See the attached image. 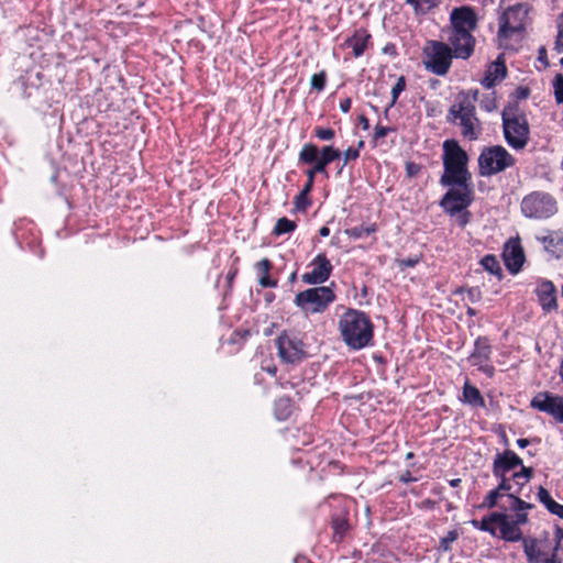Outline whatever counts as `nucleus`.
Instances as JSON below:
<instances>
[{
  "instance_id": "nucleus-1",
  "label": "nucleus",
  "mask_w": 563,
  "mask_h": 563,
  "mask_svg": "<svg viewBox=\"0 0 563 563\" xmlns=\"http://www.w3.org/2000/svg\"><path fill=\"white\" fill-rule=\"evenodd\" d=\"M338 329L342 341L350 350L360 351L374 344V324L362 310L346 309L339 319Z\"/></svg>"
},
{
  "instance_id": "nucleus-2",
  "label": "nucleus",
  "mask_w": 563,
  "mask_h": 563,
  "mask_svg": "<svg viewBox=\"0 0 563 563\" xmlns=\"http://www.w3.org/2000/svg\"><path fill=\"white\" fill-rule=\"evenodd\" d=\"M503 132L506 143L514 150H523L530 140V126L523 112H518L517 103H508L503 112Z\"/></svg>"
},
{
  "instance_id": "nucleus-3",
  "label": "nucleus",
  "mask_w": 563,
  "mask_h": 563,
  "mask_svg": "<svg viewBox=\"0 0 563 563\" xmlns=\"http://www.w3.org/2000/svg\"><path fill=\"white\" fill-rule=\"evenodd\" d=\"M442 150L443 174L440 177V183L472 179V174L468 170L470 157L459 142L454 139L445 140Z\"/></svg>"
},
{
  "instance_id": "nucleus-4",
  "label": "nucleus",
  "mask_w": 563,
  "mask_h": 563,
  "mask_svg": "<svg viewBox=\"0 0 563 563\" xmlns=\"http://www.w3.org/2000/svg\"><path fill=\"white\" fill-rule=\"evenodd\" d=\"M449 190L443 195L439 205L450 216H455L467 209L474 201V185L472 179H455L440 183Z\"/></svg>"
},
{
  "instance_id": "nucleus-5",
  "label": "nucleus",
  "mask_w": 563,
  "mask_h": 563,
  "mask_svg": "<svg viewBox=\"0 0 563 563\" xmlns=\"http://www.w3.org/2000/svg\"><path fill=\"white\" fill-rule=\"evenodd\" d=\"M530 9L528 3H516L503 12L497 33L501 46L507 47V42L514 36H517L518 40L522 38Z\"/></svg>"
},
{
  "instance_id": "nucleus-6",
  "label": "nucleus",
  "mask_w": 563,
  "mask_h": 563,
  "mask_svg": "<svg viewBox=\"0 0 563 563\" xmlns=\"http://www.w3.org/2000/svg\"><path fill=\"white\" fill-rule=\"evenodd\" d=\"M446 122L460 126L461 134L468 141H475L482 133L481 121L476 114V106L468 101L454 102L448 111Z\"/></svg>"
},
{
  "instance_id": "nucleus-7",
  "label": "nucleus",
  "mask_w": 563,
  "mask_h": 563,
  "mask_svg": "<svg viewBox=\"0 0 563 563\" xmlns=\"http://www.w3.org/2000/svg\"><path fill=\"white\" fill-rule=\"evenodd\" d=\"M478 174L490 177L516 165V158L501 145L484 147L478 155Z\"/></svg>"
},
{
  "instance_id": "nucleus-8",
  "label": "nucleus",
  "mask_w": 563,
  "mask_h": 563,
  "mask_svg": "<svg viewBox=\"0 0 563 563\" xmlns=\"http://www.w3.org/2000/svg\"><path fill=\"white\" fill-rule=\"evenodd\" d=\"M520 209L526 218L547 220L558 213L556 199L547 191H532L522 198Z\"/></svg>"
},
{
  "instance_id": "nucleus-9",
  "label": "nucleus",
  "mask_w": 563,
  "mask_h": 563,
  "mask_svg": "<svg viewBox=\"0 0 563 563\" xmlns=\"http://www.w3.org/2000/svg\"><path fill=\"white\" fill-rule=\"evenodd\" d=\"M424 68L437 76H445L452 65V53L449 44L440 41H429L423 48Z\"/></svg>"
},
{
  "instance_id": "nucleus-10",
  "label": "nucleus",
  "mask_w": 563,
  "mask_h": 563,
  "mask_svg": "<svg viewBox=\"0 0 563 563\" xmlns=\"http://www.w3.org/2000/svg\"><path fill=\"white\" fill-rule=\"evenodd\" d=\"M331 287L319 286L300 291L295 297V305L308 313H321L335 300Z\"/></svg>"
},
{
  "instance_id": "nucleus-11",
  "label": "nucleus",
  "mask_w": 563,
  "mask_h": 563,
  "mask_svg": "<svg viewBox=\"0 0 563 563\" xmlns=\"http://www.w3.org/2000/svg\"><path fill=\"white\" fill-rule=\"evenodd\" d=\"M278 356L286 364H298L307 357L305 344L292 332L283 331L276 339Z\"/></svg>"
},
{
  "instance_id": "nucleus-12",
  "label": "nucleus",
  "mask_w": 563,
  "mask_h": 563,
  "mask_svg": "<svg viewBox=\"0 0 563 563\" xmlns=\"http://www.w3.org/2000/svg\"><path fill=\"white\" fill-rule=\"evenodd\" d=\"M341 154V151L332 145L319 147L310 142L302 145L298 154V163H319L328 169V166L340 158Z\"/></svg>"
},
{
  "instance_id": "nucleus-13",
  "label": "nucleus",
  "mask_w": 563,
  "mask_h": 563,
  "mask_svg": "<svg viewBox=\"0 0 563 563\" xmlns=\"http://www.w3.org/2000/svg\"><path fill=\"white\" fill-rule=\"evenodd\" d=\"M309 272L301 276V280L308 285H322L332 274L333 265L324 253H319L308 265Z\"/></svg>"
},
{
  "instance_id": "nucleus-14",
  "label": "nucleus",
  "mask_w": 563,
  "mask_h": 563,
  "mask_svg": "<svg viewBox=\"0 0 563 563\" xmlns=\"http://www.w3.org/2000/svg\"><path fill=\"white\" fill-rule=\"evenodd\" d=\"M530 406L541 412L552 416L556 421L563 423V397L549 391L538 393L530 402Z\"/></svg>"
},
{
  "instance_id": "nucleus-15",
  "label": "nucleus",
  "mask_w": 563,
  "mask_h": 563,
  "mask_svg": "<svg viewBox=\"0 0 563 563\" xmlns=\"http://www.w3.org/2000/svg\"><path fill=\"white\" fill-rule=\"evenodd\" d=\"M448 41L455 58L468 59L475 47V37L465 31H450Z\"/></svg>"
},
{
  "instance_id": "nucleus-16",
  "label": "nucleus",
  "mask_w": 563,
  "mask_h": 563,
  "mask_svg": "<svg viewBox=\"0 0 563 563\" xmlns=\"http://www.w3.org/2000/svg\"><path fill=\"white\" fill-rule=\"evenodd\" d=\"M451 31H465L472 34L477 27V15L470 5L454 8L450 14Z\"/></svg>"
},
{
  "instance_id": "nucleus-17",
  "label": "nucleus",
  "mask_w": 563,
  "mask_h": 563,
  "mask_svg": "<svg viewBox=\"0 0 563 563\" xmlns=\"http://www.w3.org/2000/svg\"><path fill=\"white\" fill-rule=\"evenodd\" d=\"M518 466H522V459L512 450L507 449L495 455L492 470L493 475L495 477L507 476L509 472Z\"/></svg>"
},
{
  "instance_id": "nucleus-18",
  "label": "nucleus",
  "mask_w": 563,
  "mask_h": 563,
  "mask_svg": "<svg viewBox=\"0 0 563 563\" xmlns=\"http://www.w3.org/2000/svg\"><path fill=\"white\" fill-rule=\"evenodd\" d=\"M534 292L544 312L558 309L556 288L551 280H541Z\"/></svg>"
},
{
  "instance_id": "nucleus-19",
  "label": "nucleus",
  "mask_w": 563,
  "mask_h": 563,
  "mask_svg": "<svg viewBox=\"0 0 563 563\" xmlns=\"http://www.w3.org/2000/svg\"><path fill=\"white\" fill-rule=\"evenodd\" d=\"M493 519L497 520L501 539L508 542H517L522 539V532L520 528L516 525V522L509 520L506 514L495 512Z\"/></svg>"
},
{
  "instance_id": "nucleus-20",
  "label": "nucleus",
  "mask_w": 563,
  "mask_h": 563,
  "mask_svg": "<svg viewBox=\"0 0 563 563\" xmlns=\"http://www.w3.org/2000/svg\"><path fill=\"white\" fill-rule=\"evenodd\" d=\"M507 75V67L503 55H499L485 71L484 78L481 80L482 86L492 89L498 81H501Z\"/></svg>"
},
{
  "instance_id": "nucleus-21",
  "label": "nucleus",
  "mask_w": 563,
  "mask_h": 563,
  "mask_svg": "<svg viewBox=\"0 0 563 563\" xmlns=\"http://www.w3.org/2000/svg\"><path fill=\"white\" fill-rule=\"evenodd\" d=\"M503 256L505 265L511 274H517L521 269L525 262V253L519 244L506 245Z\"/></svg>"
},
{
  "instance_id": "nucleus-22",
  "label": "nucleus",
  "mask_w": 563,
  "mask_h": 563,
  "mask_svg": "<svg viewBox=\"0 0 563 563\" xmlns=\"http://www.w3.org/2000/svg\"><path fill=\"white\" fill-rule=\"evenodd\" d=\"M492 345L487 336H478L468 360L473 366L490 362Z\"/></svg>"
},
{
  "instance_id": "nucleus-23",
  "label": "nucleus",
  "mask_w": 563,
  "mask_h": 563,
  "mask_svg": "<svg viewBox=\"0 0 563 563\" xmlns=\"http://www.w3.org/2000/svg\"><path fill=\"white\" fill-rule=\"evenodd\" d=\"M369 38L371 35L366 30H357L351 37L345 41V45L352 48L353 55L355 57H360L364 54Z\"/></svg>"
},
{
  "instance_id": "nucleus-24",
  "label": "nucleus",
  "mask_w": 563,
  "mask_h": 563,
  "mask_svg": "<svg viewBox=\"0 0 563 563\" xmlns=\"http://www.w3.org/2000/svg\"><path fill=\"white\" fill-rule=\"evenodd\" d=\"M273 267L272 262L268 258H263L256 263V269L261 274L258 279V284L263 288H275L277 287V280L272 279L269 276V271Z\"/></svg>"
},
{
  "instance_id": "nucleus-25",
  "label": "nucleus",
  "mask_w": 563,
  "mask_h": 563,
  "mask_svg": "<svg viewBox=\"0 0 563 563\" xmlns=\"http://www.w3.org/2000/svg\"><path fill=\"white\" fill-rule=\"evenodd\" d=\"M463 401L473 407L485 406V400L481 395V391L474 385H471L468 380L463 386Z\"/></svg>"
},
{
  "instance_id": "nucleus-26",
  "label": "nucleus",
  "mask_w": 563,
  "mask_h": 563,
  "mask_svg": "<svg viewBox=\"0 0 563 563\" xmlns=\"http://www.w3.org/2000/svg\"><path fill=\"white\" fill-rule=\"evenodd\" d=\"M376 231H377V224L369 223V224H361L357 227L349 228L344 232L349 238L358 240V239L369 236L371 234L375 233Z\"/></svg>"
},
{
  "instance_id": "nucleus-27",
  "label": "nucleus",
  "mask_w": 563,
  "mask_h": 563,
  "mask_svg": "<svg viewBox=\"0 0 563 563\" xmlns=\"http://www.w3.org/2000/svg\"><path fill=\"white\" fill-rule=\"evenodd\" d=\"M481 265L483 268L490 273L492 275H495L498 279L503 278V269L500 267L499 261L497 257L493 254H487L481 260Z\"/></svg>"
},
{
  "instance_id": "nucleus-28",
  "label": "nucleus",
  "mask_w": 563,
  "mask_h": 563,
  "mask_svg": "<svg viewBox=\"0 0 563 563\" xmlns=\"http://www.w3.org/2000/svg\"><path fill=\"white\" fill-rule=\"evenodd\" d=\"M332 529H333V540L335 542H341L350 529L347 519L340 517V516L334 517L332 519Z\"/></svg>"
},
{
  "instance_id": "nucleus-29",
  "label": "nucleus",
  "mask_w": 563,
  "mask_h": 563,
  "mask_svg": "<svg viewBox=\"0 0 563 563\" xmlns=\"http://www.w3.org/2000/svg\"><path fill=\"white\" fill-rule=\"evenodd\" d=\"M275 417L278 420H286L291 415V401L287 397L277 399L274 404Z\"/></svg>"
},
{
  "instance_id": "nucleus-30",
  "label": "nucleus",
  "mask_w": 563,
  "mask_h": 563,
  "mask_svg": "<svg viewBox=\"0 0 563 563\" xmlns=\"http://www.w3.org/2000/svg\"><path fill=\"white\" fill-rule=\"evenodd\" d=\"M495 515V512H492L490 515L484 517L481 521L479 520H476V519H473L471 520V525L481 530V531H485V532H488L489 534L492 536H496V528L494 527V525H497V520H494L493 519V516Z\"/></svg>"
},
{
  "instance_id": "nucleus-31",
  "label": "nucleus",
  "mask_w": 563,
  "mask_h": 563,
  "mask_svg": "<svg viewBox=\"0 0 563 563\" xmlns=\"http://www.w3.org/2000/svg\"><path fill=\"white\" fill-rule=\"evenodd\" d=\"M520 467L521 468H520L519 472H515L511 475V479L519 486V488L517 489V494H520L521 487L526 483H528L532 478V476H533V468L532 467L525 466L523 464Z\"/></svg>"
},
{
  "instance_id": "nucleus-32",
  "label": "nucleus",
  "mask_w": 563,
  "mask_h": 563,
  "mask_svg": "<svg viewBox=\"0 0 563 563\" xmlns=\"http://www.w3.org/2000/svg\"><path fill=\"white\" fill-rule=\"evenodd\" d=\"M523 550L529 563H541L543 553L537 548L536 539H532L530 542L525 540Z\"/></svg>"
},
{
  "instance_id": "nucleus-33",
  "label": "nucleus",
  "mask_w": 563,
  "mask_h": 563,
  "mask_svg": "<svg viewBox=\"0 0 563 563\" xmlns=\"http://www.w3.org/2000/svg\"><path fill=\"white\" fill-rule=\"evenodd\" d=\"M296 228H297V224H296L295 221L289 220L286 217H283V218L277 220V222L275 224V228L273 230V233L275 235L279 236V235H283V234H287V233L294 232L296 230Z\"/></svg>"
},
{
  "instance_id": "nucleus-34",
  "label": "nucleus",
  "mask_w": 563,
  "mask_h": 563,
  "mask_svg": "<svg viewBox=\"0 0 563 563\" xmlns=\"http://www.w3.org/2000/svg\"><path fill=\"white\" fill-rule=\"evenodd\" d=\"M405 89H406V79H405V77H404V76H400V77H398V79H397L396 84H395V85H394V87L391 88V101H390V103L388 104V107L385 109V112H384L385 117H387V115H388V111H389V109H390V108H393V107L396 104V102H397V100H398V98H399V95H400Z\"/></svg>"
},
{
  "instance_id": "nucleus-35",
  "label": "nucleus",
  "mask_w": 563,
  "mask_h": 563,
  "mask_svg": "<svg viewBox=\"0 0 563 563\" xmlns=\"http://www.w3.org/2000/svg\"><path fill=\"white\" fill-rule=\"evenodd\" d=\"M302 165H308L309 168L305 172L307 178L314 179L316 175L321 174L325 178H329L328 169H325L322 165L319 163H301Z\"/></svg>"
},
{
  "instance_id": "nucleus-36",
  "label": "nucleus",
  "mask_w": 563,
  "mask_h": 563,
  "mask_svg": "<svg viewBox=\"0 0 563 563\" xmlns=\"http://www.w3.org/2000/svg\"><path fill=\"white\" fill-rule=\"evenodd\" d=\"M479 106L486 112H493L497 109V101L495 92L485 93L479 99Z\"/></svg>"
},
{
  "instance_id": "nucleus-37",
  "label": "nucleus",
  "mask_w": 563,
  "mask_h": 563,
  "mask_svg": "<svg viewBox=\"0 0 563 563\" xmlns=\"http://www.w3.org/2000/svg\"><path fill=\"white\" fill-rule=\"evenodd\" d=\"M553 92L558 104H563V75L556 74L553 78Z\"/></svg>"
},
{
  "instance_id": "nucleus-38",
  "label": "nucleus",
  "mask_w": 563,
  "mask_h": 563,
  "mask_svg": "<svg viewBox=\"0 0 563 563\" xmlns=\"http://www.w3.org/2000/svg\"><path fill=\"white\" fill-rule=\"evenodd\" d=\"M460 537V533L456 529L451 530L448 534L440 539L439 550L446 552L451 550V544L456 541Z\"/></svg>"
},
{
  "instance_id": "nucleus-39",
  "label": "nucleus",
  "mask_w": 563,
  "mask_h": 563,
  "mask_svg": "<svg viewBox=\"0 0 563 563\" xmlns=\"http://www.w3.org/2000/svg\"><path fill=\"white\" fill-rule=\"evenodd\" d=\"M478 97H479L478 89H470L467 91L463 90L457 93L455 102L468 101L471 104L475 106L476 101H478Z\"/></svg>"
},
{
  "instance_id": "nucleus-40",
  "label": "nucleus",
  "mask_w": 563,
  "mask_h": 563,
  "mask_svg": "<svg viewBox=\"0 0 563 563\" xmlns=\"http://www.w3.org/2000/svg\"><path fill=\"white\" fill-rule=\"evenodd\" d=\"M311 88L316 89L318 92H321L325 88L327 84V73L325 70H321L320 73L313 74L310 80Z\"/></svg>"
},
{
  "instance_id": "nucleus-41",
  "label": "nucleus",
  "mask_w": 563,
  "mask_h": 563,
  "mask_svg": "<svg viewBox=\"0 0 563 563\" xmlns=\"http://www.w3.org/2000/svg\"><path fill=\"white\" fill-rule=\"evenodd\" d=\"M508 498L511 499V509L516 512L525 511L526 509H530L533 505L522 500L518 497V494H507Z\"/></svg>"
},
{
  "instance_id": "nucleus-42",
  "label": "nucleus",
  "mask_w": 563,
  "mask_h": 563,
  "mask_svg": "<svg viewBox=\"0 0 563 563\" xmlns=\"http://www.w3.org/2000/svg\"><path fill=\"white\" fill-rule=\"evenodd\" d=\"M466 291L467 294V299L472 302V303H476L478 302L481 299H482V290L479 289V287H471V288H459L455 290V294H462Z\"/></svg>"
},
{
  "instance_id": "nucleus-43",
  "label": "nucleus",
  "mask_w": 563,
  "mask_h": 563,
  "mask_svg": "<svg viewBox=\"0 0 563 563\" xmlns=\"http://www.w3.org/2000/svg\"><path fill=\"white\" fill-rule=\"evenodd\" d=\"M313 133L320 141H331L335 136V131L331 128L316 126Z\"/></svg>"
},
{
  "instance_id": "nucleus-44",
  "label": "nucleus",
  "mask_w": 563,
  "mask_h": 563,
  "mask_svg": "<svg viewBox=\"0 0 563 563\" xmlns=\"http://www.w3.org/2000/svg\"><path fill=\"white\" fill-rule=\"evenodd\" d=\"M294 205L297 211L305 212L311 206V199L309 198V196L299 192L295 197Z\"/></svg>"
},
{
  "instance_id": "nucleus-45",
  "label": "nucleus",
  "mask_w": 563,
  "mask_h": 563,
  "mask_svg": "<svg viewBox=\"0 0 563 563\" xmlns=\"http://www.w3.org/2000/svg\"><path fill=\"white\" fill-rule=\"evenodd\" d=\"M554 49L558 53H563V13L560 15L558 23V35L554 42Z\"/></svg>"
},
{
  "instance_id": "nucleus-46",
  "label": "nucleus",
  "mask_w": 563,
  "mask_h": 563,
  "mask_svg": "<svg viewBox=\"0 0 563 563\" xmlns=\"http://www.w3.org/2000/svg\"><path fill=\"white\" fill-rule=\"evenodd\" d=\"M422 2H424V1L423 0H406V3L410 4L413 8L416 15H424L432 8V7H430V4L428 7H424L422 4Z\"/></svg>"
},
{
  "instance_id": "nucleus-47",
  "label": "nucleus",
  "mask_w": 563,
  "mask_h": 563,
  "mask_svg": "<svg viewBox=\"0 0 563 563\" xmlns=\"http://www.w3.org/2000/svg\"><path fill=\"white\" fill-rule=\"evenodd\" d=\"M499 479L498 486L495 488L500 495H507L510 494V489L512 488L510 479L506 475H503L501 477H497Z\"/></svg>"
},
{
  "instance_id": "nucleus-48",
  "label": "nucleus",
  "mask_w": 563,
  "mask_h": 563,
  "mask_svg": "<svg viewBox=\"0 0 563 563\" xmlns=\"http://www.w3.org/2000/svg\"><path fill=\"white\" fill-rule=\"evenodd\" d=\"M501 495L496 490V489H493L490 490L487 496L485 497V500L483 503V506L484 507H487V508H494L497 506V500L498 498L500 497Z\"/></svg>"
},
{
  "instance_id": "nucleus-49",
  "label": "nucleus",
  "mask_w": 563,
  "mask_h": 563,
  "mask_svg": "<svg viewBox=\"0 0 563 563\" xmlns=\"http://www.w3.org/2000/svg\"><path fill=\"white\" fill-rule=\"evenodd\" d=\"M391 131H394L393 128L383 126L380 124H376V126L374 129L373 140L376 142V141L380 140V139H384Z\"/></svg>"
},
{
  "instance_id": "nucleus-50",
  "label": "nucleus",
  "mask_w": 563,
  "mask_h": 563,
  "mask_svg": "<svg viewBox=\"0 0 563 563\" xmlns=\"http://www.w3.org/2000/svg\"><path fill=\"white\" fill-rule=\"evenodd\" d=\"M545 508L552 515H555L559 518L563 519V505H561V504L556 503L554 499H552L548 504V506H545Z\"/></svg>"
},
{
  "instance_id": "nucleus-51",
  "label": "nucleus",
  "mask_w": 563,
  "mask_h": 563,
  "mask_svg": "<svg viewBox=\"0 0 563 563\" xmlns=\"http://www.w3.org/2000/svg\"><path fill=\"white\" fill-rule=\"evenodd\" d=\"M343 156H344V162H343V166L341 168H343L349 161L353 159H357L360 157V152H358V148H353V147H349L344 153H343ZM342 172V169L339 170V174Z\"/></svg>"
},
{
  "instance_id": "nucleus-52",
  "label": "nucleus",
  "mask_w": 563,
  "mask_h": 563,
  "mask_svg": "<svg viewBox=\"0 0 563 563\" xmlns=\"http://www.w3.org/2000/svg\"><path fill=\"white\" fill-rule=\"evenodd\" d=\"M539 501L545 507L553 499L547 488L539 486L537 493Z\"/></svg>"
},
{
  "instance_id": "nucleus-53",
  "label": "nucleus",
  "mask_w": 563,
  "mask_h": 563,
  "mask_svg": "<svg viewBox=\"0 0 563 563\" xmlns=\"http://www.w3.org/2000/svg\"><path fill=\"white\" fill-rule=\"evenodd\" d=\"M539 501L545 507L553 499L547 488L539 486L537 493Z\"/></svg>"
},
{
  "instance_id": "nucleus-54",
  "label": "nucleus",
  "mask_w": 563,
  "mask_h": 563,
  "mask_svg": "<svg viewBox=\"0 0 563 563\" xmlns=\"http://www.w3.org/2000/svg\"><path fill=\"white\" fill-rule=\"evenodd\" d=\"M530 96V89L525 86H519L514 91V98L517 100L527 99Z\"/></svg>"
},
{
  "instance_id": "nucleus-55",
  "label": "nucleus",
  "mask_w": 563,
  "mask_h": 563,
  "mask_svg": "<svg viewBox=\"0 0 563 563\" xmlns=\"http://www.w3.org/2000/svg\"><path fill=\"white\" fill-rule=\"evenodd\" d=\"M476 367L478 368V371L483 372L488 377H493L495 374V367L489 362L482 363V364L477 365Z\"/></svg>"
},
{
  "instance_id": "nucleus-56",
  "label": "nucleus",
  "mask_w": 563,
  "mask_h": 563,
  "mask_svg": "<svg viewBox=\"0 0 563 563\" xmlns=\"http://www.w3.org/2000/svg\"><path fill=\"white\" fill-rule=\"evenodd\" d=\"M420 170V167L419 165H417L416 163L413 162H408L406 164V172H407V175L409 177H413L418 174V172Z\"/></svg>"
},
{
  "instance_id": "nucleus-57",
  "label": "nucleus",
  "mask_w": 563,
  "mask_h": 563,
  "mask_svg": "<svg viewBox=\"0 0 563 563\" xmlns=\"http://www.w3.org/2000/svg\"><path fill=\"white\" fill-rule=\"evenodd\" d=\"M540 441L541 440L539 438H533V439L520 438V439L517 440V445L520 449H525L528 445H530L531 443H539Z\"/></svg>"
},
{
  "instance_id": "nucleus-58",
  "label": "nucleus",
  "mask_w": 563,
  "mask_h": 563,
  "mask_svg": "<svg viewBox=\"0 0 563 563\" xmlns=\"http://www.w3.org/2000/svg\"><path fill=\"white\" fill-rule=\"evenodd\" d=\"M563 541V528L556 527L555 529V545H554V552L559 551L560 544Z\"/></svg>"
},
{
  "instance_id": "nucleus-59",
  "label": "nucleus",
  "mask_w": 563,
  "mask_h": 563,
  "mask_svg": "<svg viewBox=\"0 0 563 563\" xmlns=\"http://www.w3.org/2000/svg\"><path fill=\"white\" fill-rule=\"evenodd\" d=\"M519 527L528 522V515L525 511L516 512L515 519L512 520Z\"/></svg>"
},
{
  "instance_id": "nucleus-60",
  "label": "nucleus",
  "mask_w": 563,
  "mask_h": 563,
  "mask_svg": "<svg viewBox=\"0 0 563 563\" xmlns=\"http://www.w3.org/2000/svg\"><path fill=\"white\" fill-rule=\"evenodd\" d=\"M313 184H314V179H311L310 178H307V181L306 184L303 185L302 189L300 192H302L303 195H307L309 196V194L312 191L313 189Z\"/></svg>"
},
{
  "instance_id": "nucleus-61",
  "label": "nucleus",
  "mask_w": 563,
  "mask_h": 563,
  "mask_svg": "<svg viewBox=\"0 0 563 563\" xmlns=\"http://www.w3.org/2000/svg\"><path fill=\"white\" fill-rule=\"evenodd\" d=\"M352 100L350 98H345L340 101V110L344 113H347L351 109Z\"/></svg>"
},
{
  "instance_id": "nucleus-62",
  "label": "nucleus",
  "mask_w": 563,
  "mask_h": 563,
  "mask_svg": "<svg viewBox=\"0 0 563 563\" xmlns=\"http://www.w3.org/2000/svg\"><path fill=\"white\" fill-rule=\"evenodd\" d=\"M543 563H562L561 560L558 558V552L552 551V554L550 558L545 559Z\"/></svg>"
},
{
  "instance_id": "nucleus-63",
  "label": "nucleus",
  "mask_w": 563,
  "mask_h": 563,
  "mask_svg": "<svg viewBox=\"0 0 563 563\" xmlns=\"http://www.w3.org/2000/svg\"><path fill=\"white\" fill-rule=\"evenodd\" d=\"M358 122L362 125L363 130H368L369 129V121H368V119L364 114L360 115Z\"/></svg>"
},
{
  "instance_id": "nucleus-64",
  "label": "nucleus",
  "mask_w": 563,
  "mask_h": 563,
  "mask_svg": "<svg viewBox=\"0 0 563 563\" xmlns=\"http://www.w3.org/2000/svg\"><path fill=\"white\" fill-rule=\"evenodd\" d=\"M399 479H400V482H402L405 484L415 481V478L411 476V473L409 471H407L405 474H402Z\"/></svg>"
}]
</instances>
